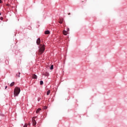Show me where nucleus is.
<instances>
[{
	"instance_id": "nucleus-1",
	"label": "nucleus",
	"mask_w": 127,
	"mask_h": 127,
	"mask_svg": "<svg viewBox=\"0 0 127 127\" xmlns=\"http://www.w3.org/2000/svg\"><path fill=\"white\" fill-rule=\"evenodd\" d=\"M14 97H17L20 93V88L18 87H16L14 90Z\"/></svg>"
},
{
	"instance_id": "nucleus-2",
	"label": "nucleus",
	"mask_w": 127,
	"mask_h": 127,
	"mask_svg": "<svg viewBox=\"0 0 127 127\" xmlns=\"http://www.w3.org/2000/svg\"><path fill=\"white\" fill-rule=\"evenodd\" d=\"M45 50V45H40V48L39 50V52L40 54H42Z\"/></svg>"
},
{
	"instance_id": "nucleus-3",
	"label": "nucleus",
	"mask_w": 127,
	"mask_h": 127,
	"mask_svg": "<svg viewBox=\"0 0 127 127\" xmlns=\"http://www.w3.org/2000/svg\"><path fill=\"white\" fill-rule=\"evenodd\" d=\"M37 118V117H33L32 119V124L34 127H35L36 126V121H35V119Z\"/></svg>"
},
{
	"instance_id": "nucleus-4",
	"label": "nucleus",
	"mask_w": 127,
	"mask_h": 127,
	"mask_svg": "<svg viewBox=\"0 0 127 127\" xmlns=\"http://www.w3.org/2000/svg\"><path fill=\"white\" fill-rule=\"evenodd\" d=\"M40 38H38V39L36 41V43L38 45H39V44H40Z\"/></svg>"
},
{
	"instance_id": "nucleus-5",
	"label": "nucleus",
	"mask_w": 127,
	"mask_h": 127,
	"mask_svg": "<svg viewBox=\"0 0 127 127\" xmlns=\"http://www.w3.org/2000/svg\"><path fill=\"white\" fill-rule=\"evenodd\" d=\"M63 20H64L63 18L60 19V21H59V23H60L61 24H62V23H63Z\"/></svg>"
},
{
	"instance_id": "nucleus-6",
	"label": "nucleus",
	"mask_w": 127,
	"mask_h": 127,
	"mask_svg": "<svg viewBox=\"0 0 127 127\" xmlns=\"http://www.w3.org/2000/svg\"><path fill=\"white\" fill-rule=\"evenodd\" d=\"M32 78L33 79H37V75L36 74H33Z\"/></svg>"
},
{
	"instance_id": "nucleus-7",
	"label": "nucleus",
	"mask_w": 127,
	"mask_h": 127,
	"mask_svg": "<svg viewBox=\"0 0 127 127\" xmlns=\"http://www.w3.org/2000/svg\"><path fill=\"white\" fill-rule=\"evenodd\" d=\"M40 111H41V109H40V108L38 109L36 112V114H38V113H39V112H40Z\"/></svg>"
},
{
	"instance_id": "nucleus-8",
	"label": "nucleus",
	"mask_w": 127,
	"mask_h": 127,
	"mask_svg": "<svg viewBox=\"0 0 127 127\" xmlns=\"http://www.w3.org/2000/svg\"><path fill=\"white\" fill-rule=\"evenodd\" d=\"M50 93L51 91L50 90H48V91L47 92V96H49V95H50Z\"/></svg>"
},
{
	"instance_id": "nucleus-9",
	"label": "nucleus",
	"mask_w": 127,
	"mask_h": 127,
	"mask_svg": "<svg viewBox=\"0 0 127 127\" xmlns=\"http://www.w3.org/2000/svg\"><path fill=\"white\" fill-rule=\"evenodd\" d=\"M63 34H64V35H67V31H66L65 30H64L63 31Z\"/></svg>"
},
{
	"instance_id": "nucleus-10",
	"label": "nucleus",
	"mask_w": 127,
	"mask_h": 127,
	"mask_svg": "<svg viewBox=\"0 0 127 127\" xmlns=\"http://www.w3.org/2000/svg\"><path fill=\"white\" fill-rule=\"evenodd\" d=\"M50 33V32L49 31H48V30L46 31L45 32V34H49Z\"/></svg>"
},
{
	"instance_id": "nucleus-11",
	"label": "nucleus",
	"mask_w": 127,
	"mask_h": 127,
	"mask_svg": "<svg viewBox=\"0 0 127 127\" xmlns=\"http://www.w3.org/2000/svg\"><path fill=\"white\" fill-rule=\"evenodd\" d=\"M10 87H12V86H14V82H12L10 84Z\"/></svg>"
},
{
	"instance_id": "nucleus-12",
	"label": "nucleus",
	"mask_w": 127,
	"mask_h": 127,
	"mask_svg": "<svg viewBox=\"0 0 127 127\" xmlns=\"http://www.w3.org/2000/svg\"><path fill=\"white\" fill-rule=\"evenodd\" d=\"M44 75H45V76H49V73H48V72H46V73H45Z\"/></svg>"
},
{
	"instance_id": "nucleus-13",
	"label": "nucleus",
	"mask_w": 127,
	"mask_h": 127,
	"mask_svg": "<svg viewBox=\"0 0 127 127\" xmlns=\"http://www.w3.org/2000/svg\"><path fill=\"white\" fill-rule=\"evenodd\" d=\"M16 76L19 78V77H20V72H18V73L16 74Z\"/></svg>"
},
{
	"instance_id": "nucleus-14",
	"label": "nucleus",
	"mask_w": 127,
	"mask_h": 127,
	"mask_svg": "<svg viewBox=\"0 0 127 127\" xmlns=\"http://www.w3.org/2000/svg\"><path fill=\"white\" fill-rule=\"evenodd\" d=\"M53 65H52L51 66H50V70H53Z\"/></svg>"
},
{
	"instance_id": "nucleus-15",
	"label": "nucleus",
	"mask_w": 127,
	"mask_h": 127,
	"mask_svg": "<svg viewBox=\"0 0 127 127\" xmlns=\"http://www.w3.org/2000/svg\"><path fill=\"white\" fill-rule=\"evenodd\" d=\"M40 85H43V81L41 80V81H40Z\"/></svg>"
},
{
	"instance_id": "nucleus-16",
	"label": "nucleus",
	"mask_w": 127,
	"mask_h": 127,
	"mask_svg": "<svg viewBox=\"0 0 127 127\" xmlns=\"http://www.w3.org/2000/svg\"><path fill=\"white\" fill-rule=\"evenodd\" d=\"M23 127H27V124H25Z\"/></svg>"
},
{
	"instance_id": "nucleus-17",
	"label": "nucleus",
	"mask_w": 127,
	"mask_h": 127,
	"mask_svg": "<svg viewBox=\"0 0 127 127\" xmlns=\"http://www.w3.org/2000/svg\"><path fill=\"white\" fill-rule=\"evenodd\" d=\"M0 20H2L3 19V18L2 17H0Z\"/></svg>"
},
{
	"instance_id": "nucleus-18",
	"label": "nucleus",
	"mask_w": 127,
	"mask_h": 127,
	"mask_svg": "<svg viewBox=\"0 0 127 127\" xmlns=\"http://www.w3.org/2000/svg\"><path fill=\"white\" fill-rule=\"evenodd\" d=\"M44 109L45 110H46V109H47V107L44 106Z\"/></svg>"
},
{
	"instance_id": "nucleus-19",
	"label": "nucleus",
	"mask_w": 127,
	"mask_h": 127,
	"mask_svg": "<svg viewBox=\"0 0 127 127\" xmlns=\"http://www.w3.org/2000/svg\"><path fill=\"white\" fill-rule=\"evenodd\" d=\"M2 1L1 0H0V3H1Z\"/></svg>"
},
{
	"instance_id": "nucleus-20",
	"label": "nucleus",
	"mask_w": 127,
	"mask_h": 127,
	"mask_svg": "<svg viewBox=\"0 0 127 127\" xmlns=\"http://www.w3.org/2000/svg\"><path fill=\"white\" fill-rule=\"evenodd\" d=\"M7 88V86H5V89H6Z\"/></svg>"
},
{
	"instance_id": "nucleus-21",
	"label": "nucleus",
	"mask_w": 127,
	"mask_h": 127,
	"mask_svg": "<svg viewBox=\"0 0 127 127\" xmlns=\"http://www.w3.org/2000/svg\"><path fill=\"white\" fill-rule=\"evenodd\" d=\"M1 15V13H0V15Z\"/></svg>"
},
{
	"instance_id": "nucleus-22",
	"label": "nucleus",
	"mask_w": 127,
	"mask_h": 127,
	"mask_svg": "<svg viewBox=\"0 0 127 127\" xmlns=\"http://www.w3.org/2000/svg\"><path fill=\"white\" fill-rule=\"evenodd\" d=\"M7 5H8V4H7Z\"/></svg>"
},
{
	"instance_id": "nucleus-23",
	"label": "nucleus",
	"mask_w": 127,
	"mask_h": 127,
	"mask_svg": "<svg viewBox=\"0 0 127 127\" xmlns=\"http://www.w3.org/2000/svg\"><path fill=\"white\" fill-rule=\"evenodd\" d=\"M68 14H70V13H68Z\"/></svg>"
}]
</instances>
